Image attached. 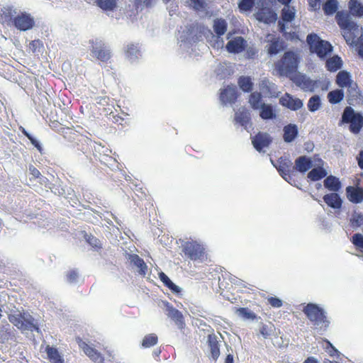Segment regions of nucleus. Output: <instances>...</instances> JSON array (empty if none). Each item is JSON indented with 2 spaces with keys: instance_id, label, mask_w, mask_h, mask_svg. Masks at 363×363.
I'll use <instances>...</instances> for the list:
<instances>
[{
  "instance_id": "f257e3e1",
  "label": "nucleus",
  "mask_w": 363,
  "mask_h": 363,
  "mask_svg": "<svg viewBox=\"0 0 363 363\" xmlns=\"http://www.w3.org/2000/svg\"><path fill=\"white\" fill-rule=\"evenodd\" d=\"M335 20L339 27L345 30L343 37L347 44H357L358 40L363 36L362 28L351 20L348 13L343 11L337 12Z\"/></svg>"
},
{
  "instance_id": "f03ea898",
  "label": "nucleus",
  "mask_w": 363,
  "mask_h": 363,
  "mask_svg": "<svg viewBox=\"0 0 363 363\" xmlns=\"http://www.w3.org/2000/svg\"><path fill=\"white\" fill-rule=\"evenodd\" d=\"M8 319L11 323L21 330L40 332V328L35 318L23 309L13 308L8 313Z\"/></svg>"
},
{
  "instance_id": "7ed1b4c3",
  "label": "nucleus",
  "mask_w": 363,
  "mask_h": 363,
  "mask_svg": "<svg viewBox=\"0 0 363 363\" xmlns=\"http://www.w3.org/2000/svg\"><path fill=\"white\" fill-rule=\"evenodd\" d=\"M306 41L311 54L315 55L320 60H326L333 52L332 44L315 33H308Z\"/></svg>"
},
{
  "instance_id": "20e7f679",
  "label": "nucleus",
  "mask_w": 363,
  "mask_h": 363,
  "mask_svg": "<svg viewBox=\"0 0 363 363\" xmlns=\"http://www.w3.org/2000/svg\"><path fill=\"white\" fill-rule=\"evenodd\" d=\"M303 312L316 328L325 330L330 324L325 311L317 304L309 303L303 309Z\"/></svg>"
},
{
  "instance_id": "39448f33",
  "label": "nucleus",
  "mask_w": 363,
  "mask_h": 363,
  "mask_svg": "<svg viewBox=\"0 0 363 363\" xmlns=\"http://www.w3.org/2000/svg\"><path fill=\"white\" fill-rule=\"evenodd\" d=\"M350 124L349 130L353 134H358L363 128V114L355 111L350 106H346L342 113L340 124Z\"/></svg>"
},
{
  "instance_id": "423d86ee",
  "label": "nucleus",
  "mask_w": 363,
  "mask_h": 363,
  "mask_svg": "<svg viewBox=\"0 0 363 363\" xmlns=\"http://www.w3.org/2000/svg\"><path fill=\"white\" fill-rule=\"evenodd\" d=\"M91 56L102 63H108L112 57L110 46L104 40L96 38L89 40Z\"/></svg>"
},
{
  "instance_id": "0eeeda50",
  "label": "nucleus",
  "mask_w": 363,
  "mask_h": 363,
  "mask_svg": "<svg viewBox=\"0 0 363 363\" xmlns=\"http://www.w3.org/2000/svg\"><path fill=\"white\" fill-rule=\"evenodd\" d=\"M300 60L298 53L292 50L286 51L277 64L278 70L285 74L294 73L298 69Z\"/></svg>"
},
{
  "instance_id": "6e6552de",
  "label": "nucleus",
  "mask_w": 363,
  "mask_h": 363,
  "mask_svg": "<svg viewBox=\"0 0 363 363\" xmlns=\"http://www.w3.org/2000/svg\"><path fill=\"white\" fill-rule=\"evenodd\" d=\"M258 11L255 14L256 19L265 24L274 23L277 20V13L269 6H267L266 0H257Z\"/></svg>"
},
{
  "instance_id": "1a4fd4ad",
  "label": "nucleus",
  "mask_w": 363,
  "mask_h": 363,
  "mask_svg": "<svg viewBox=\"0 0 363 363\" xmlns=\"http://www.w3.org/2000/svg\"><path fill=\"white\" fill-rule=\"evenodd\" d=\"M201 37V35H198L196 29L190 25L186 26L182 32H179L178 40L181 43L180 46L184 44L186 48H189L191 45L198 42Z\"/></svg>"
},
{
  "instance_id": "9d476101",
  "label": "nucleus",
  "mask_w": 363,
  "mask_h": 363,
  "mask_svg": "<svg viewBox=\"0 0 363 363\" xmlns=\"http://www.w3.org/2000/svg\"><path fill=\"white\" fill-rule=\"evenodd\" d=\"M252 144L254 148L259 153H264V148L269 147L272 143L273 138L267 132H258L251 136Z\"/></svg>"
},
{
  "instance_id": "9b49d317",
  "label": "nucleus",
  "mask_w": 363,
  "mask_h": 363,
  "mask_svg": "<svg viewBox=\"0 0 363 363\" xmlns=\"http://www.w3.org/2000/svg\"><path fill=\"white\" fill-rule=\"evenodd\" d=\"M13 26L21 31H27L34 27V18L27 12L20 11L14 18Z\"/></svg>"
},
{
  "instance_id": "f8f14e48",
  "label": "nucleus",
  "mask_w": 363,
  "mask_h": 363,
  "mask_svg": "<svg viewBox=\"0 0 363 363\" xmlns=\"http://www.w3.org/2000/svg\"><path fill=\"white\" fill-rule=\"evenodd\" d=\"M182 251L189 259L196 260L203 255V247L195 241H186L182 245Z\"/></svg>"
},
{
  "instance_id": "ddd939ff",
  "label": "nucleus",
  "mask_w": 363,
  "mask_h": 363,
  "mask_svg": "<svg viewBox=\"0 0 363 363\" xmlns=\"http://www.w3.org/2000/svg\"><path fill=\"white\" fill-rule=\"evenodd\" d=\"M234 121L236 123L243 127L247 131L252 128V123L251 120V112L245 107H240L235 113Z\"/></svg>"
},
{
  "instance_id": "4468645a",
  "label": "nucleus",
  "mask_w": 363,
  "mask_h": 363,
  "mask_svg": "<svg viewBox=\"0 0 363 363\" xmlns=\"http://www.w3.org/2000/svg\"><path fill=\"white\" fill-rule=\"evenodd\" d=\"M278 166L277 170L279 175L285 180H293V176L291 174V169L293 165L292 161L287 156L280 157L277 160Z\"/></svg>"
},
{
  "instance_id": "2eb2a0df",
  "label": "nucleus",
  "mask_w": 363,
  "mask_h": 363,
  "mask_svg": "<svg viewBox=\"0 0 363 363\" xmlns=\"http://www.w3.org/2000/svg\"><path fill=\"white\" fill-rule=\"evenodd\" d=\"M292 82L302 90L313 92L317 86V81L312 80L306 74L298 73L293 77Z\"/></svg>"
},
{
  "instance_id": "dca6fc26",
  "label": "nucleus",
  "mask_w": 363,
  "mask_h": 363,
  "mask_svg": "<svg viewBox=\"0 0 363 363\" xmlns=\"http://www.w3.org/2000/svg\"><path fill=\"white\" fill-rule=\"evenodd\" d=\"M238 97L237 87L233 85H228L221 91L220 101L223 105H227L228 104L232 105L236 102Z\"/></svg>"
},
{
  "instance_id": "f3484780",
  "label": "nucleus",
  "mask_w": 363,
  "mask_h": 363,
  "mask_svg": "<svg viewBox=\"0 0 363 363\" xmlns=\"http://www.w3.org/2000/svg\"><path fill=\"white\" fill-rule=\"evenodd\" d=\"M164 306H166L168 318L174 322L179 329L182 330L185 327V323L182 312L173 307L169 302H166Z\"/></svg>"
},
{
  "instance_id": "a211bd4d",
  "label": "nucleus",
  "mask_w": 363,
  "mask_h": 363,
  "mask_svg": "<svg viewBox=\"0 0 363 363\" xmlns=\"http://www.w3.org/2000/svg\"><path fill=\"white\" fill-rule=\"evenodd\" d=\"M279 104L291 111H297L303 106L302 100L296 98L289 93H285L280 99Z\"/></svg>"
},
{
  "instance_id": "6ab92c4d",
  "label": "nucleus",
  "mask_w": 363,
  "mask_h": 363,
  "mask_svg": "<svg viewBox=\"0 0 363 363\" xmlns=\"http://www.w3.org/2000/svg\"><path fill=\"white\" fill-rule=\"evenodd\" d=\"M312 167V159L306 155H302L296 159L293 169L301 174H305L311 169Z\"/></svg>"
},
{
  "instance_id": "aec40b11",
  "label": "nucleus",
  "mask_w": 363,
  "mask_h": 363,
  "mask_svg": "<svg viewBox=\"0 0 363 363\" xmlns=\"http://www.w3.org/2000/svg\"><path fill=\"white\" fill-rule=\"evenodd\" d=\"M79 346L82 348L84 352L94 362L96 363H103L104 361V358L101 355V354L98 352L94 347H90L85 342L79 340L78 342Z\"/></svg>"
},
{
  "instance_id": "412c9836",
  "label": "nucleus",
  "mask_w": 363,
  "mask_h": 363,
  "mask_svg": "<svg viewBox=\"0 0 363 363\" xmlns=\"http://www.w3.org/2000/svg\"><path fill=\"white\" fill-rule=\"evenodd\" d=\"M347 199L353 203H360L363 201V188L348 186L345 189Z\"/></svg>"
},
{
  "instance_id": "4be33fe9",
  "label": "nucleus",
  "mask_w": 363,
  "mask_h": 363,
  "mask_svg": "<svg viewBox=\"0 0 363 363\" xmlns=\"http://www.w3.org/2000/svg\"><path fill=\"white\" fill-rule=\"evenodd\" d=\"M298 135V128L295 123H289L283 128V140L286 143H293Z\"/></svg>"
},
{
  "instance_id": "5701e85b",
  "label": "nucleus",
  "mask_w": 363,
  "mask_h": 363,
  "mask_svg": "<svg viewBox=\"0 0 363 363\" xmlns=\"http://www.w3.org/2000/svg\"><path fill=\"white\" fill-rule=\"evenodd\" d=\"M246 46V40L242 37H237L228 42L226 49L229 52L236 54L242 52Z\"/></svg>"
},
{
  "instance_id": "b1692460",
  "label": "nucleus",
  "mask_w": 363,
  "mask_h": 363,
  "mask_svg": "<svg viewBox=\"0 0 363 363\" xmlns=\"http://www.w3.org/2000/svg\"><path fill=\"white\" fill-rule=\"evenodd\" d=\"M362 96L357 83L354 82L347 87V103L350 106L360 104Z\"/></svg>"
},
{
  "instance_id": "393cba45",
  "label": "nucleus",
  "mask_w": 363,
  "mask_h": 363,
  "mask_svg": "<svg viewBox=\"0 0 363 363\" xmlns=\"http://www.w3.org/2000/svg\"><path fill=\"white\" fill-rule=\"evenodd\" d=\"M318 162L320 164V166L311 169V170L309 171L307 174V177L311 181H320L328 175V172L323 167L324 162L323 160L319 158Z\"/></svg>"
},
{
  "instance_id": "a878e982",
  "label": "nucleus",
  "mask_w": 363,
  "mask_h": 363,
  "mask_svg": "<svg viewBox=\"0 0 363 363\" xmlns=\"http://www.w3.org/2000/svg\"><path fill=\"white\" fill-rule=\"evenodd\" d=\"M138 198H140L142 206L145 208V209L142 208L141 212L143 213V211H145V215L148 213V216H150L151 211H154V207L151 201L150 196L146 194L145 190H144L143 188H140L138 189ZM143 215L145 214L143 213Z\"/></svg>"
},
{
  "instance_id": "bb28decb",
  "label": "nucleus",
  "mask_w": 363,
  "mask_h": 363,
  "mask_svg": "<svg viewBox=\"0 0 363 363\" xmlns=\"http://www.w3.org/2000/svg\"><path fill=\"white\" fill-rule=\"evenodd\" d=\"M259 110V117L264 121L274 120L277 118L274 106L271 104L262 103Z\"/></svg>"
},
{
  "instance_id": "cd10ccee",
  "label": "nucleus",
  "mask_w": 363,
  "mask_h": 363,
  "mask_svg": "<svg viewBox=\"0 0 363 363\" xmlns=\"http://www.w3.org/2000/svg\"><path fill=\"white\" fill-rule=\"evenodd\" d=\"M324 202L333 209H340L342 205V199L337 192L325 194L323 198Z\"/></svg>"
},
{
  "instance_id": "c85d7f7f",
  "label": "nucleus",
  "mask_w": 363,
  "mask_h": 363,
  "mask_svg": "<svg viewBox=\"0 0 363 363\" xmlns=\"http://www.w3.org/2000/svg\"><path fill=\"white\" fill-rule=\"evenodd\" d=\"M286 45L283 40L279 38H274L270 41L267 47V53L269 56H274L280 52L284 50Z\"/></svg>"
},
{
  "instance_id": "c756f323",
  "label": "nucleus",
  "mask_w": 363,
  "mask_h": 363,
  "mask_svg": "<svg viewBox=\"0 0 363 363\" xmlns=\"http://www.w3.org/2000/svg\"><path fill=\"white\" fill-rule=\"evenodd\" d=\"M259 86L260 89L269 96L274 98L278 97L279 92L277 86L274 83L264 79L262 80Z\"/></svg>"
},
{
  "instance_id": "7c9ffc66",
  "label": "nucleus",
  "mask_w": 363,
  "mask_h": 363,
  "mask_svg": "<svg viewBox=\"0 0 363 363\" xmlns=\"http://www.w3.org/2000/svg\"><path fill=\"white\" fill-rule=\"evenodd\" d=\"M325 61V68L330 72H335L342 67V60L337 55H335L332 57L329 56Z\"/></svg>"
},
{
  "instance_id": "2f4dec72",
  "label": "nucleus",
  "mask_w": 363,
  "mask_h": 363,
  "mask_svg": "<svg viewBox=\"0 0 363 363\" xmlns=\"http://www.w3.org/2000/svg\"><path fill=\"white\" fill-rule=\"evenodd\" d=\"M335 83L341 89L348 87L350 85L354 83L351 79V74L346 70L340 71L335 79Z\"/></svg>"
},
{
  "instance_id": "473e14b6",
  "label": "nucleus",
  "mask_w": 363,
  "mask_h": 363,
  "mask_svg": "<svg viewBox=\"0 0 363 363\" xmlns=\"http://www.w3.org/2000/svg\"><path fill=\"white\" fill-rule=\"evenodd\" d=\"M208 344L211 351V356L214 360H217L220 356V347L217 337L214 334L208 335Z\"/></svg>"
},
{
  "instance_id": "72a5a7b5",
  "label": "nucleus",
  "mask_w": 363,
  "mask_h": 363,
  "mask_svg": "<svg viewBox=\"0 0 363 363\" xmlns=\"http://www.w3.org/2000/svg\"><path fill=\"white\" fill-rule=\"evenodd\" d=\"M324 180V186L329 191L337 192L341 189V182L340 179L333 175L326 176Z\"/></svg>"
},
{
  "instance_id": "f704fd0d",
  "label": "nucleus",
  "mask_w": 363,
  "mask_h": 363,
  "mask_svg": "<svg viewBox=\"0 0 363 363\" xmlns=\"http://www.w3.org/2000/svg\"><path fill=\"white\" fill-rule=\"evenodd\" d=\"M339 2L337 0H326L322 5L324 14L327 16H331L337 13Z\"/></svg>"
},
{
  "instance_id": "c9c22d12",
  "label": "nucleus",
  "mask_w": 363,
  "mask_h": 363,
  "mask_svg": "<svg viewBox=\"0 0 363 363\" xmlns=\"http://www.w3.org/2000/svg\"><path fill=\"white\" fill-rule=\"evenodd\" d=\"M45 352L51 363H65L63 357L57 348L48 345Z\"/></svg>"
},
{
  "instance_id": "e433bc0d",
  "label": "nucleus",
  "mask_w": 363,
  "mask_h": 363,
  "mask_svg": "<svg viewBox=\"0 0 363 363\" xmlns=\"http://www.w3.org/2000/svg\"><path fill=\"white\" fill-rule=\"evenodd\" d=\"M159 278L160 281L167 286L173 294H179L182 289L179 286L176 285L169 277L164 272L159 273Z\"/></svg>"
},
{
  "instance_id": "4c0bfd02",
  "label": "nucleus",
  "mask_w": 363,
  "mask_h": 363,
  "mask_svg": "<svg viewBox=\"0 0 363 363\" xmlns=\"http://www.w3.org/2000/svg\"><path fill=\"white\" fill-rule=\"evenodd\" d=\"M348 8L352 16L359 18L363 17V4L358 0H350Z\"/></svg>"
},
{
  "instance_id": "58836bf2",
  "label": "nucleus",
  "mask_w": 363,
  "mask_h": 363,
  "mask_svg": "<svg viewBox=\"0 0 363 363\" xmlns=\"http://www.w3.org/2000/svg\"><path fill=\"white\" fill-rule=\"evenodd\" d=\"M344 96L345 93L342 89H336L328 94V99L331 104L340 103L343 100Z\"/></svg>"
},
{
  "instance_id": "ea45409f",
  "label": "nucleus",
  "mask_w": 363,
  "mask_h": 363,
  "mask_svg": "<svg viewBox=\"0 0 363 363\" xmlns=\"http://www.w3.org/2000/svg\"><path fill=\"white\" fill-rule=\"evenodd\" d=\"M228 23L223 18H216L213 22V31L218 37L225 34L227 30Z\"/></svg>"
},
{
  "instance_id": "a19ab883",
  "label": "nucleus",
  "mask_w": 363,
  "mask_h": 363,
  "mask_svg": "<svg viewBox=\"0 0 363 363\" xmlns=\"http://www.w3.org/2000/svg\"><path fill=\"white\" fill-rule=\"evenodd\" d=\"M296 16V9L289 4L284 6L281 10V20L285 22L290 23L293 21Z\"/></svg>"
},
{
  "instance_id": "79ce46f5",
  "label": "nucleus",
  "mask_w": 363,
  "mask_h": 363,
  "mask_svg": "<svg viewBox=\"0 0 363 363\" xmlns=\"http://www.w3.org/2000/svg\"><path fill=\"white\" fill-rule=\"evenodd\" d=\"M0 330L2 333L1 336L4 340H9L14 337L15 330L6 320H3L0 323Z\"/></svg>"
},
{
  "instance_id": "37998d69",
  "label": "nucleus",
  "mask_w": 363,
  "mask_h": 363,
  "mask_svg": "<svg viewBox=\"0 0 363 363\" xmlns=\"http://www.w3.org/2000/svg\"><path fill=\"white\" fill-rule=\"evenodd\" d=\"M238 84L244 92H250L253 89V82L250 77L241 76L238 78Z\"/></svg>"
},
{
  "instance_id": "c03bdc74",
  "label": "nucleus",
  "mask_w": 363,
  "mask_h": 363,
  "mask_svg": "<svg viewBox=\"0 0 363 363\" xmlns=\"http://www.w3.org/2000/svg\"><path fill=\"white\" fill-rule=\"evenodd\" d=\"M96 5L103 11H113L117 7V0H96Z\"/></svg>"
},
{
  "instance_id": "a18cd8bd",
  "label": "nucleus",
  "mask_w": 363,
  "mask_h": 363,
  "mask_svg": "<svg viewBox=\"0 0 363 363\" xmlns=\"http://www.w3.org/2000/svg\"><path fill=\"white\" fill-rule=\"evenodd\" d=\"M262 96L261 93L257 91L251 93L249 98V103L252 108L254 110H258L262 104Z\"/></svg>"
},
{
  "instance_id": "49530a36",
  "label": "nucleus",
  "mask_w": 363,
  "mask_h": 363,
  "mask_svg": "<svg viewBox=\"0 0 363 363\" xmlns=\"http://www.w3.org/2000/svg\"><path fill=\"white\" fill-rule=\"evenodd\" d=\"M158 342V337L156 334L155 333H150L148 335H146L142 342H141V347L143 348H149L151 347L155 346Z\"/></svg>"
},
{
  "instance_id": "de8ad7c7",
  "label": "nucleus",
  "mask_w": 363,
  "mask_h": 363,
  "mask_svg": "<svg viewBox=\"0 0 363 363\" xmlns=\"http://www.w3.org/2000/svg\"><path fill=\"white\" fill-rule=\"evenodd\" d=\"M307 106L311 112L318 111L321 106L320 96L319 95L312 96L308 101Z\"/></svg>"
},
{
  "instance_id": "09e8293b",
  "label": "nucleus",
  "mask_w": 363,
  "mask_h": 363,
  "mask_svg": "<svg viewBox=\"0 0 363 363\" xmlns=\"http://www.w3.org/2000/svg\"><path fill=\"white\" fill-rule=\"evenodd\" d=\"M235 313L245 320H254L256 318V314L248 308H238Z\"/></svg>"
},
{
  "instance_id": "8fccbe9b",
  "label": "nucleus",
  "mask_w": 363,
  "mask_h": 363,
  "mask_svg": "<svg viewBox=\"0 0 363 363\" xmlns=\"http://www.w3.org/2000/svg\"><path fill=\"white\" fill-rule=\"evenodd\" d=\"M99 160L111 168L118 167L117 160L111 155H99Z\"/></svg>"
},
{
  "instance_id": "3c124183",
  "label": "nucleus",
  "mask_w": 363,
  "mask_h": 363,
  "mask_svg": "<svg viewBox=\"0 0 363 363\" xmlns=\"http://www.w3.org/2000/svg\"><path fill=\"white\" fill-rule=\"evenodd\" d=\"M18 14L17 10L11 6L4 8V11H3V16L5 21L6 22H12L13 24L14 23V18Z\"/></svg>"
},
{
  "instance_id": "603ef678",
  "label": "nucleus",
  "mask_w": 363,
  "mask_h": 363,
  "mask_svg": "<svg viewBox=\"0 0 363 363\" xmlns=\"http://www.w3.org/2000/svg\"><path fill=\"white\" fill-rule=\"evenodd\" d=\"M351 226L353 228H359L363 225V214L354 211L350 219Z\"/></svg>"
},
{
  "instance_id": "864d4df0",
  "label": "nucleus",
  "mask_w": 363,
  "mask_h": 363,
  "mask_svg": "<svg viewBox=\"0 0 363 363\" xmlns=\"http://www.w3.org/2000/svg\"><path fill=\"white\" fill-rule=\"evenodd\" d=\"M125 55V57L132 62L136 60V47L133 43L127 45Z\"/></svg>"
},
{
  "instance_id": "5fc2aeb1",
  "label": "nucleus",
  "mask_w": 363,
  "mask_h": 363,
  "mask_svg": "<svg viewBox=\"0 0 363 363\" xmlns=\"http://www.w3.org/2000/svg\"><path fill=\"white\" fill-rule=\"evenodd\" d=\"M137 266H138V274L142 275L143 277H145L147 274H149L147 272L148 267L147 263L138 255L137 259Z\"/></svg>"
},
{
  "instance_id": "6e6d98bb",
  "label": "nucleus",
  "mask_w": 363,
  "mask_h": 363,
  "mask_svg": "<svg viewBox=\"0 0 363 363\" xmlns=\"http://www.w3.org/2000/svg\"><path fill=\"white\" fill-rule=\"evenodd\" d=\"M255 5L257 6L255 0H241L238 4V7L242 11H250Z\"/></svg>"
},
{
  "instance_id": "4d7b16f0",
  "label": "nucleus",
  "mask_w": 363,
  "mask_h": 363,
  "mask_svg": "<svg viewBox=\"0 0 363 363\" xmlns=\"http://www.w3.org/2000/svg\"><path fill=\"white\" fill-rule=\"evenodd\" d=\"M351 242L354 245V247L360 250L361 251L363 250V235L357 233L354 234L351 238Z\"/></svg>"
},
{
  "instance_id": "13d9d810",
  "label": "nucleus",
  "mask_w": 363,
  "mask_h": 363,
  "mask_svg": "<svg viewBox=\"0 0 363 363\" xmlns=\"http://www.w3.org/2000/svg\"><path fill=\"white\" fill-rule=\"evenodd\" d=\"M79 279V272L77 269H72L66 274V281L69 284H76Z\"/></svg>"
},
{
  "instance_id": "bf43d9fd",
  "label": "nucleus",
  "mask_w": 363,
  "mask_h": 363,
  "mask_svg": "<svg viewBox=\"0 0 363 363\" xmlns=\"http://www.w3.org/2000/svg\"><path fill=\"white\" fill-rule=\"evenodd\" d=\"M274 326L272 325L263 324L259 329V333L264 338H268L271 337L274 333Z\"/></svg>"
},
{
  "instance_id": "052dcab7",
  "label": "nucleus",
  "mask_w": 363,
  "mask_h": 363,
  "mask_svg": "<svg viewBox=\"0 0 363 363\" xmlns=\"http://www.w3.org/2000/svg\"><path fill=\"white\" fill-rule=\"evenodd\" d=\"M84 238L85 240L93 247L95 248H100L101 247V243L100 240L92 235L91 234H88L86 233H84Z\"/></svg>"
},
{
  "instance_id": "680f3d73",
  "label": "nucleus",
  "mask_w": 363,
  "mask_h": 363,
  "mask_svg": "<svg viewBox=\"0 0 363 363\" xmlns=\"http://www.w3.org/2000/svg\"><path fill=\"white\" fill-rule=\"evenodd\" d=\"M76 194L72 188L70 186H62V190L61 192V196H64L67 198H70L72 199L74 203H76V201H77V199L75 196Z\"/></svg>"
},
{
  "instance_id": "e2e57ef3",
  "label": "nucleus",
  "mask_w": 363,
  "mask_h": 363,
  "mask_svg": "<svg viewBox=\"0 0 363 363\" xmlns=\"http://www.w3.org/2000/svg\"><path fill=\"white\" fill-rule=\"evenodd\" d=\"M28 172L30 174L33 176V178H39L40 182H44L48 181V179L43 177L40 172V171L35 168L33 165L30 164L28 167Z\"/></svg>"
},
{
  "instance_id": "0e129e2a",
  "label": "nucleus",
  "mask_w": 363,
  "mask_h": 363,
  "mask_svg": "<svg viewBox=\"0 0 363 363\" xmlns=\"http://www.w3.org/2000/svg\"><path fill=\"white\" fill-rule=\"evenodd\" d=\"M193 8L196 11H203L206 7L204 0H191Z\"/></svg>"
},
{
  "instance_id": "69168bd1",
  "label": "nucleus",
  "mask_w": 363,
  "mask_h": 363,
  "mask_svg": "<svg viewBox=\"0 0 363 363\" xmlns=\"http://www.w3.org/2000/svg\"><path fill=\"white\" fill-rule=\"evenodd\" d=\"M125 255L130 264H133V266H136V254L133 253V250L129 247L128 250H125Z\"/></svg>"
},
{
  "instance_id": "338daca9",
  "label": "nucleus",
  "mask_w": 363,
  "mask_h": 363,
  "mask_svg": "<svg viewBox=\"0 0 363 363\" xmlns=\"http://www.w3.org/2000/svg\"><path fill=\"white\" fill-rule=\"evenodd\" d=\"M268 303L274 308H280L283 304L282 301L277 297L269 298Z\"/></svg>"
},
{
  "instance_id": "774afa93",
  "label": "nucleus",
  "mask_w": 363,
  "mask_h": 363,
  "mask_svg": "<svg viewBox=\"0 0 363 363\" xmlns=\"http://www.w3.org/2000/svg\"><path fill=\"white\" fill-rule=\"evenodd\" d=\"M283 36L287 40L295 41L299 40L298 35L296 32H286Z\"/></svg>"
}]
</instances>
